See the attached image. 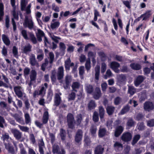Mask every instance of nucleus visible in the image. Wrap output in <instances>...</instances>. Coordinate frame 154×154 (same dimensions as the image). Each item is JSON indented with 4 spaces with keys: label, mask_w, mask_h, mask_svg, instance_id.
Segmentation results:
<instances>
[{
    "label": "nucleus",
    "mask_w": 154,
    "mask_h": 154,
    "mask_svg": "<svg viewBox=\"0 0 154 154\" xmlns=\"http://www.w3.org/2000/svg\"><path fill=\"white\" fill-rule=\"evenodd\" d=\"M82 132L81 130H79L76 135L75 140L77 142H79L82 140Z\"/></svg>",
    "instance_id": "obj_21"
},
{
    "label": "nucleus",
    "mask_w": 154,
    "mask_h": 154,
    "mask_svg": "<svg viewBox=\"0 0 154 154\" xmlns=\"http://www.w3.org/2000/svg\"><path fill=\"white\" fill-rule=\"evenodd\" d=\"M60 135L62 140L64 141L65 140L66 135L65 131L62 129H60Z\"/></svg>",
    "instance_id": "obj_45"
},
{
    "label": "nucleus",
    "mask_w": 154,
    "mask_h": 154,
    "mask_svg": "<svg viewBox=\"0 0 154 154\" xmlns=\"http://www.w3.org/2000/svg\"><path fill=\"white\" fill-rule=\"evenodd\" d=\"M114 146L115 149L119 150L122 149V144L118 142H116L114 145Z\"/></svg>",
    "instance_id": "obj_46"
},
{
    "label": "nucleus",
    "mask_w": 154,
    "mask_h": 154,
    "mask_svg": "<svg viewBox=\"0 0 154 154\" xmlns=\"http://www.w3.org/2000/svg\"><path fill=\"white\" fill-rule=\"evenodd\" d=\"M144 78L143 76L140 75L138 76L134 81V84L135 86H137L143 81Z\"/></svg>",
    "instance_id": "obj_16"
},
{
    "label": "nucleus",
    "mask_w": 154,
    "mask_h": 154,
    "mask_svg": "<svg viewBox=\"0 0 154 154\" xmlns=\"http://www.w3.org/2000/svg\"><path fill=\"white\" fill-rule=\"evenodd\" d=\"M20 148V153L21 154H26V152L22 144L19 145Z\"/></svg>",
    "instance_id": "obj_63"
},
{
    "label": "nucleus",
    "mask_w": 154,
    "mask_h": 154,
    "mask_svg": "<svg viewBox=\"0 0 154 154\" xmlns=\"http://www.w3.org/2000/svg\"><path fill=\"white\" fill-rule=\"evenodd\" d=\"M32 18L31 15L26 16L24 22L23 23L24 26L28 27L29 29H32L33 26V23L32 21Z\"/></svg>",
    "instance_id": "obj_4"
},
{
    "label": "nucleus",
    "mask_w": 154,
    "mask_h": 154,
    "mask_svg": "<svg viewBox=\"0 0 154 154\" xmlns=\"http://www.w3.org/2000/svg\"><path fill=\"white\" fill-rule=\"evenodd\" d=\"M100 66L99 65H97L95 68V79L98 80L99 78V75L100 73Z\"/></svg>",
    "instance_id": "obj_31"
},
{
    "label": "nucleus",
    "mask_w": 154,
    "mask_h": 154,
    "mask_svg": "<svg viewBox=\"0 0 154 154\" xmlns=\"http://www.w3.org/2000/svg\"><path fill=\"white\" fill-rule=\"evenodd\" d=\"M74 65L73 63H71V60L69 58H68L65 62V67L66 70H69L70 66Z\"/></svg>",
    "instance_id": "obj_22"
},
{
    "label": "nucleus",
    "mask_w": 154,
    "mask_h": 154,
    "mask_svg": "<svg viewBox=\"0 0 154 154\" xmlns=\"http://www.w3.org/2000/svg\"><path fill=\"white\" fill-rule=\"evenodd\" d=\"M128 92L132 96L136 92V90L134 87L129 86Z\"/></svg>",
    "instance_id": "obj_39"
},
{
    "label": "nucleus",
    "mask_w": 154,
    "mask_h": 154,
    "mask_svg": "<svg viewBox=\"0 0 154 154\" xmlns=\"http://www.w3.org/2000/svg\"><path fill=\"white\" fill-rule=\"evenodd\" d=\"M114 107L113 106H108L106 108L107 112L109 115H112L114 112Z\"/></svg>",
    "instance_id": "obj_41"
},
{
    "label": "nucleus",
    "mask_w": 154,
    "mask_h": 154,
    "mask_svg": "<svg viewBox=\"0 0 154 154\" xmlns=\"http://www.w3.org/2000/svg\"><path fill=\"white\" fill-rule=\"evenodd\" d=\"M60 149L58 145L57 144H54L53 146L52 152L54 153L57 154H60L61 152V149Z\"/></svg>",
    "instance_id": "obj_20"
},
{
    "label": "nucleus",
    "mask_w": 154,
    "mask_h": 154,
    "mask_svg": "<svg viewBox=\"0 0 154 154\" xmlns=\"http://www.w3.org/2000/svg\"><path fill=\"white\" fill-rule=\"evenodd\" d=\"M123 131V128L121 126H119L116 128L115 132V136L118 137L122 132Z\"/></svg>",
    "instance_id": "obj_26"
},
{
    "label": "nucleus",
    "mask_w": 154,
    "mask_h": 154,
    "mask_svg": "<svg viewBox=\"0 0 154 154\" xmlns=\"http://www.w3.org/2000/svg\"><path fill=\"white\" fill-rule=\"evenodd\" d=\"M5 120L4 118L0 116V127L3 128V124L5 123Z\"/></svg>",
    "instance_id": "obj_58"
},
{
    "label": "nucleus",
    "mask_w": 154,
    "mask_h": 154,
    "mask_svg": "<svg viewBox=\"0 0 154 154\" xmlns=\"http://www.w3.org/2000/svg\"><path fill=\"white\" fill-rule=\"evenodd\" d=\"M80 86V84L79 82H74L72 83V87L73 91L77 92L76 89L79 88Z\"/></svg>",
    "instance_id": "obj_37"
},
{
    "label": "nucleus",
    "mask_w": 154,
    "mask_h": 154,
    "mask_svg": "<svg viewBox=\"0 0 154 154\" xmlns=\"http://www.w3.org/2000/svg\"><path fill=\"white\" fill-rule=\"evenodd\" d=\"M63 76L64 69L63 66H61L59 67L58 69L57 78L58 79H60L63 78Z\"/></svg>",
    "instance_id": "obj_13"
},
{
    "label": "nucleus",
    "mask_w": 154,
    "mask_h": 154,
    "mask_svg": "<svg viewBox=\"0 0 154 154\" xmlns=\"http://www.w3.org/2000/svg\"><path fill=\"white\" fill-rule=\"evenodd\" d=\"M25 122L26 124H28L31 122V119L28 113H26L24 114Z\"/></svg>",
    "instance_id": "obj_44"
},
{
    "label": "nucleus",
    "mask_w": 154,
    "mask_h": 154,
    "mask_svg": "<svg viewBox=\"0 0 154 154\" xmlns=\"http://www.w3.org/2000/svg\"><path fill=\"white\" fill-rule=\"evenodd\" d=\"M21 34L24 38H28V33L27 31L24 29H23L21 31Z\"/></svg>",
    "instance_id": "obj_54"
},
{
    "label": "nucleus",
    "mask_w": 154,
    "mask_h": 154,
    "mask_svg": "<svg viewBox=\"0 0 154 154\" xmlns=\"http://www.w3.org/2000/svg\"><path fill=\"white\" fill-rule=\"evenodd\" d=\"M99 114L100 117L101 119L103 118L105 113V110L103 107L102 106H100L99 107Z\"/></svg>",
    "instance_id": "obj_38"
},
{
    "label": "nucleus",
    "mask_w": 154,
    "mask_h": 154,
    "mask_svg": "<svg viewBox=\"0 0 154 154\" xmlns=\"http://www.w3.org/2000/svg\"><path fill=\"white\" fill-rule=\"evenodd\" d=\"M96 55V53H93L91 51H89L88 52V59H90V58L91 59L95 57Z\"/></svg>",
    "instance_id": "obj_50"
},
{
    "label": "nucleus",
    "mask_w": 154,
    "mask_h": 154,
    "mask_svg": "<svg viewBox=\"0 0 154 154\" xmlns=\"http://www.w3.org/2000/svg\"><path fill=\"white\" fill-rule=\"evenodd\" d=\"M36 35L37 38H46L44 33L40 29H38V30L37 32L36 33Z\"/></svg>",
    "instance_id": "obj_24"
},
{
    "label": "nucleus",
    "mask_w": 154,
    "mask_h": 154,
    "mask_svg": "<svg viewBox=\"0 0 154 154\" xmlns=\"http://www.w3.org/2000/svg\"><path fill=\"white\" fill-rule=\"evenodd\" d=\"M96 106V104L94 100H91L88 104V107L90 110L94 109Z\"/></svg>",
    "instance_id": "obj_40"
},
{
    "label": "nucleus",
    "mask_w": 154,
    "mask_h": 154,
    "mask_svg": "<svg viewBox=\"0 0 154 154\" xmlns=\"http://www.w3.org/2000/svg\"><path fill=\"white\" fill-rule=\"evenodd\" d=\"M94 98L96 100L98 99L101 95V91L99 88H97L95 89L93 94Z\"/></svg>",
    "instance_id": "obj_17"
},
{
    "label": "nucleus",
    "mask_w": 154,
    "mask_h": 154,
    "mask_svg": "<svg viewBox=\"0 0 154 154\" xmlns=\"http://www.w3.org/2000/svg\"><path fill=\"white\" fill-rule=\"evenodd\" d=\"M18 127L19 128L23 131L28 132L29 130V128L26 126H24L18 125Z\"/></svg>",
    "instance_id": "obj_56"
},
{
    "label": "nucleus",
    "mask_w": 154,
    "mask_h": 154,
    "mask_svg": "<svg viewBox=\"0 0 154 154\" xmlns=\"http://www.w3.org/2000/svg\"><path fill=\"white\" fill-rule=\"evenodd\" d=\"M134 122L132 119H129L127 122V125L130 127L133 126L134 125Z\"/></svg>",
    "instance_id": "obj_60"
},
{
    "label": "nucleus",
    "mask_w": 154,
    "mask_h": 154,
    "mask_svg": "<svg viewBox=\"0 0 154 154\" xmlns=\"http://www.w3.org/2000/svg\"><path fill=\"white\" fill-rule=\"evenodd\" d=\"M120 66V64L116 62H112L109 65V67L116 72H118L119 70L118 68Z\"/></svg>",
    "instance_id": "obj_10"
},
{
    "label": "nucleus",
    "mask_w": 154,
    "mask_h": 154,
    "mask_svg": "<svg viewBox=\"0 0 154 154\" xmlns=\"http://www.w3.org/2000/svg\"><path fill=\"white\" fill-rule=\"evenodd\" d=\"M61 95V93H60L59 94H56L55 95L54 99V105L57 106L60 104L61 101V98L60 95Z\"/></svg>",
    "instance_id": "obj_15"
},
{
    "label": "nucleus",
    "mask_w": 154,
    "mask_h": 154,
    "mask_svg": "<svg viewBox=\"0 0 154 154\" xmlns=\"http://www.w3.org/2000/svg\"><path fill=\"white\" fill-rule=\"evenodd\" d=\"M39 151L40 154H44V149L45 148V144L42 139L40 140L38 143Z\"/></svg>",
    "instance_id": "obj_12"
},
{
    "label": "nucleus",
    "mask_w": 154,
    "mask_h": 154,
    "mask_svg": "<svg viewBox=\"0 0 154 154\" xmlns=\"http://www.w3.org/2000/svg\"><path fill=\"white\" fill-rule=\"evenodd\" d=\"M112 76V74L111 71L110 69H108L106 72L105 75H104V78L105 79H107V77H109Z\"/></svg>",
    "instance_id": "obj_53"
},
{
    "label": "nucleus",
    "mask_w": 154,
    "mask_h": 154,
    "mask_svg": "<svg viewBox=\"0 0 154 154\" xmlns=\"http://www.w3.org/2000/svg\"><path fill=\"white\" fill-rule=\"evenodd\" d=\"M4 8L3 4L0 3V21L2 20L3 16L4 15Z\"/></svg>",
    "instance_id": "obj_29"
},
{
    "label": "nucleus",
    "mask_w": 154,
    "mask_h": 154,
    "mask_svg": "<svg viewBox=\"0 0 154 154\" xmlns=\"http://www.w3.org/2000/svg\"><path fill=\"white\" fill-rule=\"evenodd\" d=\"M106 134V130L103 128H100L99 131V136L100 137H103Z\"/></svg>",
    "instance_id": "obj_36"
},
{
    "label": "nucleus",
    "mask_w": 154,
    "mask_h": 154,
    "mask_svg": "<svg viewBox=\"0 0 154 154\" xmlns=\"http://www.w3.org/2000/svg\"><path fill=\"white\" fill-rule=\"evenodd\" d=\"M12 53L14 56L16 58L18 57V52L17 48L15 46H14L12 49Z\"/></svg>",
    "instance_id": "obj_47"
},
{
    "label": "nucleus",
    "mask_w": 154,
    "mask_h": 154,
    "mask_svg": "<svg viewBox=\"0 0 154 154\" xmlns=\"http://www.w3.org/2000/svg\"><path fill=\"white\" fill-rule=\"evenodd\" d=\"M55 19H53L51 23V27L53 29L57 28L60 25V23L58 21H54Z\"/></svg>",
    "instance_id": "obj_23"
},
{
    "label": "nucleus",
    "mask_w": 154,
    "mask_h": 154,
    "mask_svg": "<svg viewBox=\"0 0 154 154\" xmlns=\"http://www.w3.org/2000/svg\"><path fill=\"white\" fill-rule=\"evenodd\" d=\"M0 107L2 109H7V104L5 102L1 101L0 102Z\"/></svg>",
    "instance_id": "obj_51"
},
{
    "label": "nucleus",
    "mask_w": 154,
    "mask_h": 154,
    "mask_svg": "<svg viewBox=\"0 0 154 154\" xmlns=\"http://www.w3.org/2000/svg\"><path fill=\"white\" fill-rule=\"evenodd\" d=\"M50 59L49 62L51 64L52 63L54 60V55L52 52H50L49 54Z\"/></svg>",
    "instance_id": "obj_57"
},
{
    "label": "nucleus",
    "mask_w": 154,
    "mask_h": 154,
    "mask_svg": "<svg viewBox=\"0 0 154 154\" xmlns=\"http://www.w3.org/2000/svg\"><path fill=\"white\" fill-rule=\"evenodd\" d=\"M14 137L17 139H20L22 136V133L17 130H13L11 131Z\"/></svg>",
    "instance_id": "obj_19"
},
{
    "label": "nucleus",
    "mask_w": 154,
    "mask_h": 154,
    "mask_svg": "<svg viewBox=\"0 0 154 154\" xmlns=\"http://www.w3.org/2000/svg\"><path fill=\"white\" fill-rule=\"evenodd\" d=\"M14 91L18 97L22 99H26V96L23 92L22 88L19 86H16L14 88Z\"/></svg>",
    "instance_id": "obj_3"
},
{
    "label": "nucleus",
    "mask_w": 154,
    "mask_h": 154,
    "mask_svg": "<svg viewBox=\"0 0 154 154\" xmlns=\"http://www.w3.org/2000/svg\"><path fill=\"white\" fill-rule=\"evenodd\" d=\"M85 67L86 69L88 71L91 68V61L90 59H87L86 61Z\"/></svg>",
    "instance_id": "obj_48"
},
{
    "label": "nucleus",
    "mask_w": 154,
    "mask_h": 154,
    "mask_svg": "<svg viewBox=\"0 0 154 154\" xmlns=\"http://www.w3.org/2000/svg\"><path fill=\"white\" fill-rule=\"evenodd\" d=\"M48 113L47 111H45L44 113L42 118L43 124H45L48 122Z\"/></svg>",
    "instance_id": "obj_28"
},
{
    "label": "nucleus",
    "mask_w": 154,
    "mask_h": 154,
    "mask_svg": "<svg viewBox=\"0 0 154 154\" xmlns=\"http://www.w3.org/2000/svg\"><path fill=\"white\" fill-rule=\"evenodd\" d=\"M85 87V90L88 93L91 94L92 92L93 89L92 85L89 84H86Z\"/></svg>",
    "instance_id": "obj_33"
},
{
    "label": "nucleus",
    "mask_w": 154,
    "mask_h": 154,
    "mask_svg": "<svg viewBox=\"0 0 154 154\" xmlns=\"http://www.w3.org/2000/svg\"><path fill=\"white\" fill-rule=\"evenodd\" d=\"M3 139L4 141V144L5 146V148L8 150V152H10V142H8V143L5 142V140L7 141L8 140L9 137L8 135L6 134L3 135Z\"/></svg>",
    "instance_id": "obj_9"
},
{
    "label": "nucleus",
    "mask_w": 154,
    "mask_h": 154,
    "mask_svg": "<svg viewBox=\"0 0 154 154\" xmlns=\"http://www.w3.org/2000/svg\"><path fill=\"white\" fill-rule=\"evenodd\" d=\"M30 63L32 66H36L37 67H38V63L37 62L34 55L32 54L31 55L30 57Z\"/></svg>",
    "instance_id": "obj_14"
},
{
    "label": "nucleus",
    "mask_w": 154,
    "mask_h": 154,
    "mask_svg": "<svg viewBox=\"0 0 154 154\" xmlns=\"http://www.w3.org/2000/svg\"><path fill=\"white\" fill-rule=\"evenodd\" d=\"M48 84L46 83H45L44 85H42L39 90H36L34 91L33 94V97H35L37 95L44 96L45 94L46 90L48 88Z\"/></svg>",
    "instance_id": "obj_2"
},
{
    "label": "nucleus",
    "mask_w": 154,
    "mask_h": 154,
    "mask_svg": "<svg viewBox=\"0 0 154 154\" xmlns=\"http://www.w3.org/2000/svg\"><path fill=\"white\" fill-rule=\"evenodd\" d=\"M104 148L101 145L97 146L95 149V154H102Z\"/></svg>",
    "instance_id": "obj_18"
},
{
    "label": "nucleus",
    "mask_w": 154,
    "mask_h": 154,
    "mask_svg": "<svg viewBox=\"0 0 154 154\" xmlns=\"http://www.w3.org/2000/svg\"><path fill=\"white\" fill-rule=\"evenodd\" d=\"M11 5L13 8V15L14 18L12 19V22L13 26V29L14 31L16 30V25L14 21V20H18V15L17 12L16 11V6L15 5V0H11Z\"/></svg>",
    "instance_id": "obj_1"
},
{
    "label": "nucleus",
    "mask_w": 154,
    "mask_h": 154,
    "mask_svg": "<svg viewBox=\"0 0 154 154\" xmlns=\"http://www.w3.org/2000/svg\"><path fill=\"white\" fill-rule=\"evenodd\" d=\"M44 41L46 46L50 47L52 45L53 49L56 48V43L58 42L57 39H45Z\"/></svg>",
    "instance_id": "obj_5"
},
{
    "label": "nucleus",
    "mask_w": 154,
    "mask_h": 154,
    "mask_svg": "<svg viewBox=\"0 0 154 154\" xmlns=\"http://www.w3.org/2000/svg\"><path fill=\"white\" fill-rule=\"evenodd\" d=\"M72 81L71 77L70 75H67L65 77V83L66 85L64 86L65 89L68 88L69 84Z\"/></svg>",
    "instance_id": "obj_25"
},
{
    "label": "nucleus",
    "mask_w": 154,
    "mask_h": 154,
    "mask_svg": "<svg viewBox=\"0 0 154 154\" xmlns=\"http://www.w3.org/2000/svg\"><path fill=\"white\" fill-rule=\"evenodd\" d=\"M132 137V135L130 133L127 132L123 134L121 138L123 141L125 142H128L131 140Z\"/></svg>",
    "instance_id": "obj_11"
},
{
    "label": "nucleus",
    "mask_w": 154,
    "mask_h": 154,
    "mask_svg": "<svg viewBox=\"0 0 154 154\" xmlns=\"http://www.w3.org/2000/svg\"><path fill=\"white\" fill-rule=\"evenodd\" d=\"M129 110V107L128 106H125L122 109L121 111L120 114L122 115L123 114L127 112Z\"/></svg>",
    "instance_id": "obj_61"
},
{
    "label": "nucleus",
    "mask_w": 154,
    "mask_h": 154,
    "mask_svg": "<svg viewBox=\"0 0 154 154\" xmlns=\"http://www.w3.org/2000/svg\"><path fill=\"white\" fill-rule=\"evenodd\" d=\"M75 97V93L72 92L69 94L68 97V100H74Z\"/></svg>",
    "instance_id": "obj_55"
},
{
    "label": "nucleus",
    "mask_w": 154,
    "mask_h": 154,
    "mask_svg": "<svg viewBox=\"0 0 154 154\" xmlns=\"http://www.w3.org/2000/svg\"><path fill=\"white\" fill-rule=\"evenodd\" d=\"M140 138V136L139 135H135L133 138L132 144L134 145L139 140Z\"/></svg>",
    "instance_id": "obj_52"
},
{
    "label": "nucleus",
    "mask_w": 154,
    "mask_h": 154,
    "mask_svg": "<svg viewBox=\"0 0 154 154\" xmlns=\"http://www.w3.org/2000/svg\"><path fill=\"white\" fill-rule=\"evenodd\" d=\"M31 45L29 44H28L24 47L22 50L23 52L26 53L28 52L31 51Z\"/></svg>",
    "instance_id": "obj_43"
},
{
    "label": "nucleus",
    "mask_w": 154,
    "mask_h": 154,
    "mask_svg": "<svg viewBox=\"0 0 154 154\" xmlns=\"http://www.w3.org/2000/svg\"><path fill=\"white\" fill-rule=\"evenodd\" d=\"M14 117L17 121L22 125H24L25 123L22 117L17 114L14 115Z\"/></svg>",
    "instance_id": "obj_30"
},
{
    "label": "nucleus",
    "mask_w": 154,
    "mask_h": 154,
    "mask_svg": "<svg viewBox=\"0 0 154 154\" xmlns=\"http://www.w3.org/2000/svg\"><path fill=\"white\" fill-rule=\"evenodd\" d=\"M151 14V11L150 10L147 11L144 14H142L141 15V17H143V20H146L149 17Z\"/></svg>",
    "instance_id": "obj_27"
},
{
    "label": "nucleus",
    "mask_w": 154,
    "mask_h": 154,
    "mask_svg": "<svg viewBox=\"0 0 154 154\" xmlns=\"http://www.w3.org/2000/svg\"><path fill=\"white\" fill-rule=\"evenodd\" d=\"M27 3V2H26L25 0H21L20 3L21 10H23L24 9V8L25 7H26Z\"/></svg>",
    "instance_id": "obj_49"
},
{
    "label": "nucleus",
    "mask_w": 154,
    "mask_h": 154,
    "mask_svg": "<svg viewBox=\"0 0 154 154\" xmlns=\"http://www.w3.org/2000/svg\"><path fill=\"white\" fill-rule=\"evenodd\" d=\"M82 121V115L81 114H78L76 117V124L77 125H79L81 124Z\"/></svg>",
    "instance_id": "obj_35"
},
{
    "label": "nucleus",
    "mask_w": 154,
    "mask_h": 154,
    "mask_svg": "<svg viewBox=\"0 0 154 154\" xmlns=\"http://www.w3.org/2000/svg\"><path fill=\"white\" fill-rule=\"evenodd\" d=\"M143 109L145 111L149 112L154 109V104L151 102L146 101L143 104Z\"/></svg>",
    "instance_id": "obj_6"
},
{
    "label": "nucleus",
    "mask_w": 154,
    "mask_h": 154,
    "mask_svg": "<svg viewBox=\"0 0 154 154\" xmlns=\"http://www.w3.org/2000/svg\"><path fill=\"white\" fill-rule=\"evenodd\" d=\"M98 114L97 112H95L93 116V119L94 121L96 122L98 120Z\"/></svg>",
    "instance_id": "obj_62"
},
{
    "label": "nucleus",
    "mask_w": 154,
    "mask_h": 154,
    "mask_svg": "<svg viewBox=\"0 0 154 154\" xmlns=\"http://www.w3.org/2000/svg\"><path fill=\"white\" fill-rule=\"evenodd\" d=\"M147 125L149 127L154 126V119L151 120L147 122Z\"/></svg>",
    "instance_id": "obj_64"
},
{
    "label": "nucleus",
    "mask_w": 154,
    "mask_h": 154,
    "mask_svg": "<svg viewBox=\"0 0 154 154\" xmlns=\"http://www.w3.org/2000/svg\"><path fill=\"white\" fill-rule=\"evenodd\" d=\"M32 6L31 3H29L28 5L25 7L24 9L21 10L22 11H26V13L27 14H29L31 13V8Z\"/></svg>",
    "instance_id": "obj_32"
},
{
    "label": "nucleus",
    "mask_w": 154,
    "mask_h": 154,
    "mask_svg": "<svg viewBox=\"0 0 154 154\" xmlns=\"http://www.w3.org/2000/svg\"><path fill=\"white\" fill-rule=\"evenodd\" d=\"M131 68L134 70H138L141 68L140 65L137 63H132L130 64Z\"/></svg>",
    "instance_id": "obj_34"
},
{
    "label": "nucleus",
    "mask_w": 154,
    "mask_h": 154,
    "mask_svg": "<svg viewBox=\"0 0 154 154\" xmlns=\"http://www.w3.org/2000/svg\"><path fill=\"white\" fill-rule=\"evenodd\" d=\"M106 68V64L104 63H102L101 66V72L104 73L105 71Z\"/></svg>",
    "instance_id": "obj_59"
},
{
    "label": "nucleus",
    "mask_w": 154,
    "mask_h": 154,
    "mask_svg": "<svg viewBox=\"0 0 154 154\" xmlns=\"http://www.w3.org/2000/svg\"><path fill=\"white\" fill-rule=\"evenodd\" d=\"M118 81L120 82L124 81L126 79L125 75L123 74L118 75L117 76Z\"/></svg>",
    "instance_id": "obj_42"
},
{
    "label": "nucleus",
    "mask_w": 154,
    "mask_h": 154,
    "mask_svg": "<svg viewBox=\"0 0 154 154\" xmlns=\"http://www.w3.org/2000/svg\"><path fill=\"white\" fill-rule=\"evenodd\" d=\"M37 73L34 70H32L30 75V82L29 83V86H31L33 82H35L36 78Z\"/></svg>",
    "instance_id": "obj_7"
},
{
    "label": "nucleus",
    "mask_w": 154,
    "mask_h": 154,
    "mask_svg": "<svg viewBox=\"0 0 154 154\" xmlns=\"http://www.w3.org/2000/svg\"><path fill=\"white\" fill-rule=\"evenodd\" d=\"M67 121L69 126L70 128H72L74 122V118L73 115L71 113H69L67 116Z\"/></svg>",
    "instance_id": "obj_8"
}]
</instances>
